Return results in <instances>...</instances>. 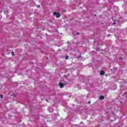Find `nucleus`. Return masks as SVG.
Instances as JSON below:
<instances>
[{
  "label": "nucleus",
  "mask_w": 127,
  "mask_h": 127,
  "mask_svg": "<svg viewBox=\"0 0 127 127\" xmlns=\"http://www.w3.org/2000/svg\"><path fill=\"white\" fill-rule=\"evenodd\" d=\"M79 57H81V55H79Z\"/></svg>",
  "instance_id": "nucleus-14"
},
{
  "label": "nucleus",
  "mask_w": 127,
  "mask_h": 127,
  "mask_svg": "<svg viewBox=\"0 0 127 127\" xmlns=\"http://www.w3.org/2000/svg\"><path fill=\"white\" fill-rule=\"evenodd\" d=\"M68 58H69V57L68 56H66L65 57V60H67V59H68Z\"/></svg>",
  "instance_id": "nucleus-6"
},
{
  "label": "nucleus",
  "mask_w": 127,
  "mask_h": 127,
  "mask_svg": "<svg viewBox=\"0 0 127 127\" xmlns=\"http://www.w3.org/2000/svg\"><path fill=\"white\" fill-rule=\"evenodd\" d=\"M88 104H89V105H90V104H91V101H89Z\"/></svg>",
  "instance_id": "nucleus-9"
},
{
  "label": "nucleus",
  "mask_w": 127,
  "mask_h": 127,
  "mask_svg": "<svg viewBox=\"0 0 127 127\" xmlns=\"http://www.w3.org/2000/svg\"><path fill=\"white\" fill-rule=\"evenodd\" d=\"M114 21H119V19H117V20H115Z\"/></svg>",
  "instance_id": "nucleus-10"
},
{
  "label": "nucleus",
  "mask_w": 127,
  "mask_h": 127,
  "mask_svg": "<svg viewBox=\"0 0 127 127\" xmlns=\"http://www.w3.org/2000/svg\"><path fill=\"white\" fill-rule=\"evenodd\" d=\"M100 75H105V71L101 70L100 73Z\"/></svg>",
  "instance_id": "nucleus-3"
},
{
  "label": "nucleus",
  "mask_w": 127,
  "mask_h": 127,
  "mask_svg": "<svg viewBox=\"0 0 127 127\" xmlns=\"http://www.w3.org/2000/svg\"><path fill=\"white\" fill-rule=\"evenodd\" d=\"M108 36H111V34H108Z\"/></svg>",
  "instance_id": "nucleus-11"
},
{
  "label": "nucleus",
  "mask_w": 127,
  "mask_h": 127,
  "mask_svg": "<svg viewBox=\"0 0 127 127\" xmlns=\"http://www.w3.org/2000/svg\"><path fill=\"white\" fill-rule=\"evenodd\" d=\"M95 15V16H96V15Z\"/></svg>",
  "instance_id": "nucleus-16"
},
{
  "label": "nucleus",
  "mask_w": 127,
  "mask_h": 127,
  "mask_svg": "<svg viewBox=\"0 0 127 127\" xmlns=\"http://www.w3.org/2000/svg\"><path fill=\"white\" fill-rule=\"evenodd\" d=\"M0 98H1V99H2V97H3V96H2V95H0Z\"/></svg>",
  "instance_id": "nucleus-8"
},
{
  "label": "nucleus",
  "mask_w": 127,
  "mask_h": 127,
  "mask_svg": "<svg viewBox=\"0 0 127 127\" xmlns=\"http://www.w3.org/2000/svg\"><path fill=\"white\" fill-rule=\"evenodd\" d=\"M117 23L116 22H114L113 23V25H115V24H116Z\"/></svg>",
  "instance_id": "nucleus-7"
},
{
  "label": "nucleus",
  "mask_w": 127,
  "mask_h": 127,
  "mask_svg": "<svg viewBox=\"0 0 127 127\" xmlns=\"http://www.w3.org/2000/svg\"><path fill=\"white\" fill-rule=\"evenodd\" d=\"M76 34H77V35H79V33H77Z\"/></svg>",
  "instance_id": "nucleus-12"
},
{
  "label": "nucleus",
  "mask_w": 127,
  "mask_h": 127,
  "mask_svg": "<svg viewBox=\"0 0 127 127\" xmlns=\"http://www.w3.org/2000/svg\"><path fill=\"white\" fill-rule=\"evenodd\" d=\"M38 7H40V5H38Z\"/></svg>",
  "instance_id": "nucleus-13"
},
{
  "label": "nucleus",
  "mask_w": 127,
  "mask_h": 127,
  "mask_svg": "<svg viewBox=\"0 0 127 127\" xmlns=\"http://www.w3.org/2000/svg\"><path fill=\"white\" fill-rule=\"evenodd\" d=\"M64 85H65V84H64V83H62L61 82L59 83V86H60V88H64Z\"/></svg>",
  "instance_id": "nucleus-2"
},
{
  "label": "nucleus",
  "mask_w": 127,
  "mask_h": 127,
  "mask_svg": "<svg viewBox=\"0 0 127 127\" xmlns=\"http://www.w3.org/2000/svg\"><path fill=\"white\" fill-rule=\"evenodd\" d=\"M100 100H104L105 99V96L101 95L100 96L99 98Z\"/></svg>",
  "instance_id": "nucleus-4"
},
{
  "label": "nucleus",
  "mask_w": 127,
  "mask_h": 127,
  "mask_svg": "<svg viewBox=\"0 0 127 127\" xmlns=\"http://www.w3.org/2000/svg\"><path fill=\"white\" fill-rule=\"evenodd\" d=\"M113 17H112V19H113Z\"/></svg>",
  "instance_id": "nucleus-15"
},
{
  "label": "nucleus",
  "mask_w": 127,
  "mask_h": 127,
  "mask_svg": "<svg viewBox=\"0 0 127 127\" xmlns=\"http://www.w3.org/2000/svg\"><path fill=\"white\" fill-rule=\"evenodd\" d=\"M53 15L55 16L57 18H59V17L61 16V14L59 12L55 11L53 13Z\"/></svg>",
  "instance_id": "nucleus-1"
},
{
  "label": "nucleus",
  "mask_w": 127,
  "mask_h": 127,
  "mask_svg": "<svg viewBox=\"0 0 127 127\" xmlns=\"http://www.w3.org/2000/svg\"><path fill=\"white\" fill-rule=\"evenodd\" d=\"M11 55H12V56H14V52H11Z\"/></svg>",
  "instance_id": "nucleus-5"
}]
</instances>
